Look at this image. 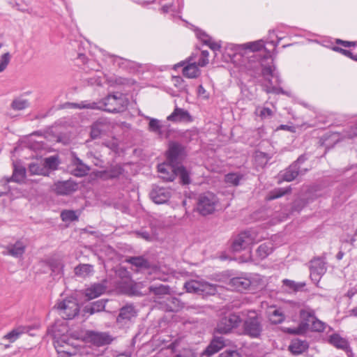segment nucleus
<instances>
[{
  "instance_id": "f257e3e1",
  "label": "nucleus",
  "mask_w": 357,
  "mask_h": 357,
  "mask_svg": "<svg viewBox=\"0 0 357 357\" xmlns=\"http://www.w3.org/2000/svg\"><path fill=\"white\" fill-rule=\"evenodd\" d=\"M98 106H96V103L84 105L74 104L75 107L82 108H91L96 109L98 108L105 112L110 113H116L123 111L126 106V101L123 96L121 93H116L114 94H109L105 98H103L99 103Z\"/></svg>"
},
{
  "instance_id": "f03ea898",
  "label": "nucleus",
  "mask_w": 357,
  "mask_h": 357,
  "mask_svg": "<svg viewBox=\"0 0 357 357\" xmlns=\"http://www.w3.org/2000/svg\"><path fill=\"white\" fill-rule=\"evenodd\" d=\"M184 307V303L178 298L170 295L167 285L158 284V310L176 312Z\"/></svg>"
},
{
  "instance_id": "7ed1b4c3",
  "label": "nucleus",
  "mask_w": 357,
  "mask_h": 357,
  "mask_svg": "<svg viewBox=\"0 0 357 357\" xmlns=\"http://www.w3.org/2000/svg\"><path fill=\"white\" fill-rule=\"evenodd\" d=\"M262 238L263 236L259 235L256 229L245 230L234 238L231 249L234 252H238L253 244L257 243Z\"/></svg>"
},
{
  "instance_id": "20e7f679",
  "label": "nucleus",
  "mask_w": 357,
  "mask_h": 357,
  "mask_svg": "<svg viewBox=\"0 0 357 357\" xmlns=\"http://www.w3.org/2000/svg\"><path fill=\"white\" fill-rule=\"evenodd\" d=\"M219 206V199L213 192L202 193L197 199V210L203 216L213 213Z\"/></svg>"
},
{
  "instance_id": "39448f33",
  "label": "nucleus",
  "mask_w": 357,
  "mask_h": 357,
  "mask_svg": "<svg viewBox=\"0 0 357 357\" xmlns=\"http://www.w3.org/2000/svg\"><path fill=\"white\" fill-rule=\"evenodd\" d=\"M54 347L59 357H69L76 354V349L73 347L74 340L69 338L67 335H60L56 331L54 332Z\"/></svg>"
},
{
  "instance_id": "423d86ee",
  "label": "nucleus",
  "mask_w": 357,
  "mask_h": 357,
  "mask_svg": "<svg viewBox=\"0 0 357 357\" xmlns=\"http://www.w3.org/2000/svg\"><path fill=\"white\" fill-rule=\"evenodd\" d=\"M56 310L63 319H71L77 315L79 306L75 298L68 297L57 303Z\"/></svg>"
},
{
  "instance_id": "0eeeda50",
  "label": "nucleus",
  "mask_w": 357,
  "mask_h": 357,
  "mask_svg": "<svg viewBox=\"0 0 357 357\" xmlns=\"http://www.w3.org/2000/svg\"><path fill=\"white\" fill-rule=\"evenodd\" d=\"M243 50H249L252 55L248 56V63L245 66L246 68L250 70H257L261 66L259 57L255 54V52H258L264 47V43L263 40H257L245 43L241 45Z\"/></svg>"
},
{
  "instance_id": "6e6552de",
  "label": "nucleus",
  "mask_w": 357,
  "mask_h": 357,
  "mask_svg": "<svg viewBox=\"0 0 357 357\" xmlns=\"http://www.w3.org/2000/svg\"><path fill=\"white\" fill-rule=\"evenodd\" d=\"M308 159L307 155H301L298 159L287 167L282 176V178H296L303 176L308 171V168L303 166V163Z\"/></svg>"
},
{
  "instance_id": "1a4fd4ad",
  "label": "nucleus",
  "mask_w": 357,
  "mask_h": 357,
  "mask_svg": "<svg viewBox=\"0 0 357 357\" xmlns=\"http://www.w3.org/2000/svg\"><path fill=\"white\" fill-rule=\"evenodd\" d=\"M241 323L239 315L232 313L221 318L218 323L215 331L220 334H227L236 328Z\"/></svg>"
},
{
  "instance_id": "9d476101",
  "label": "nucleus",
  "mask_w": 357,
  "mask_h": 357,
  "mask_svg": "<svg viewBox=\"0 0 357 357\" xmlns=\"http://www.w3.org/2000/svg\"><path fill=\"white\" fill-rule=\"evenodd\" d=\"M314 312L310 309H302L300 311L301 322L297 328H288L287 331L291 334H300L308 330L309 326L315 318Z\"/></svg>"
},
{
  "instance_id": "9b49d317",
  "label": "nucleus",
  "mask_w": 357,
  "mask_h": 357,
  "mask_svg": "<svg viewBox=\"0 0 357 357\" xmlns=\"http://www.w3.org/2000/svg\"><path fill=\"white\" fill-rule=\"evenodd\" d=\"M243 328L245 334L251 337L257 338L261 335L262 325L258 317H249L244 321Z\"/></svg>"
},
{
  "instance_id": "f8f14e48",
  "label": "nucleus",
  "mask_w": 357,
  "mask_h": 357,
  "mask_svg": "<svg viewBox=\"0 0 357 357\" xmlns=\"http://www.w3.org/2000/svg\"><path fill=\"white\" fill-rule=\"evenodd\" d=\"M310 278L314 283H318L326 271V262L321 257L312 259L310 262Z\"/></svg>"
},
{
  "instance_id": "ddd939ff",
  "label": "nucleus",
  "mask_w": 357,
  "mask_h": 357,
  "mask_svg": "<svg viewBox=\"0 0 357 357\" xmlns=\"http://www.w3.org/2000/svg\"><path fill=\"white\" fill-rule=\"evenodd\" d=\"M193 59L192 56L188 57L185 61H182L175 65V68L183 66V75L190 79L197 78L199 76L201 71L198 68V65L196 62L192 61Z\"/></svg>"
},
{
  "instance_id": "4468645a",
  "label": "nucleus",
  "mask_w": 357,
  "mask_h": 357,
  "mask_svg": "<svg viewBox=\"0 0 357 357\" xmlns=\"http://www.w3.org/2000/svg\"><path fill=\"white\" fill-rule=\"evenodd\" d=\"M78 188V184L73 180L58 181L54 187L53 190L58 195H67Z\"/></svg>"
},
{
  "instance_id": "2eb2a0df",
  "label": "nucleus",
  "mask_w": 357,
  "mask_h": 357,
  "mask_svg": "<svg viewBox=\"0 0 357 357\" xmlns=\"http://www.w3.org/2000/svg\"><path fill=\"white\" fill-rule=\"evenodd\" d=\"M126 261L132 266V270L137 272L149 270L153 264L144 257H131L126 259Z\"/></svg>"
},
{
  "instance_id": "dca6fc26",
  "label": "nucleus",
  "mask_w": 357,
  "mask_h": 357,
  "mask_svg": "<svg viewBox=\"0 0 357 357\" xmlns=\"http://www.w3.org/2000/svg\"><path fill=\"white\" fill-rule=\"evenodd\" d=\"M167 119L169 121L174 123L191 122L192 121V116L188 111L183 108L178 107L177 106Z\"/></svg>"
},
{
  "instance_id": "f3484780",
  "label": "nucleus",
  "mask_w": 357,
  "mask_h": 357,
  "mask_svg": "<svg viewBox=\"0 0 357 357\" xmlns=\"http://www.w3.org/2000/svg\"><path fill=\"white\" fill-rule=\"evenodd\" d=\"M88 339L98 347L109 344L112 341V338L108 333L94 331L88 333Z\"/></svg>"
},
{
  "instance_id": "a211bd4d",
  "label": "nucleus",
  "mask_w": 357,
  "mask_h": 357,
  "mask_svg": "<svg viewBox=\"0 0 357 357\" xmlns=\"http://www.w3.org/2000/svg\"><path fill=\"white\" fill-rule=\"evenodd\" d=\"M70 171L75 176L83 177L89 174L90 167L84 164L79 158L75 157Z\"/></svg>"
},
{
  "instance_id": "6ab92c4d",
  "label": "nucleus",
  "mask_w": 357,
  "mask_h": 357,
  "mask_svg": "<svg viewBox=\"0 0 357 357\" xmlns=\"http://www.w3.org/2000/svg\"><path fill=\"white\" fill-rule=\"evenodd\" d=\"M226 346V340L223 337L215 336L211 341L210 344L206 348L203 352V355H206L208 357L211 355L218 353L220 350Z\"/></svg>"
},
{
  "instance_id": "aec40b11",
  "label": "nucleus",
  "mask_w": 357,
  "mask_h": 357,
  "mask_svg": "<svg viewBox=\"0 0 357 357\" xmlns=\"http://www.w3.org/2000/svg\"><path fill=\"white\" fill-rule=\"evenodd\" d=\"M229 284L237 291H243L249 289L251 280L246 277H235L229 280Z\"/></svg>"
},
{
  "instance_id": "412c9836",
  "label": "nucleus",
  "mask_w": 357,
  "mask_h": 357,
  "mask_svg": "<svg viewBox=\"0 0 357 357\" xmlns=\"http://www.w3.org/2000/svg\"><path fill=\"white\" fill-rule=\"evenodd\" d=\"M137 312L135 307L132 305H126L123 307L117 317V322L119 324H126L127 321L131 320L133 317H136Z\"/></svg>"
},
{
  "instance_id": "4be33fe9",
  "label": "nucleus",
  "mask_w": 357,
  "mask_h": 357,
  "mask_svg": "<svg viewBox=\"0 0 357 357\" xmlns=\"http://www.w3.org/2000/svg\"><path fill=\"white\" fill-rule=\"evenodd\" d=\"M309 347L308 342L306 340H302L298 338L292 340L289 346V350L294 355L301 354Z\"/></svg>"
},
{
  "instance_id": "5701e85b",
  "label": "nucleus",
  "mask_w": 357,
  "mask_h": 357,
  "mask_svg": "<svg viewBox=\"0 0 357 357\" xmlns=\"http://www.w3.org/2000/svg\"><path fill=\"white\" fill-rule=\"evenodd\" d=\"M183 151V147L178 142H172L169 144L167 151V158L170 162L176 161Z\"/></svg>"
},
{
  "instance_id": "b1692460",
  "label": "nucleus",
  "mask_w": 357,
  "mask_h": 357,
  "mask_svg": "<svg viewBox=\"0 0 357 357\" xmlns=\"http://www.w3.org/2000/svg\"><path fill=\"white\" fill-rule=\"evenodd\" d=\"M108 127V124L105 121H98L95 122L91 126V137L93 139L100 137L107 131Z\"/></svg>"
},
{
  "instance_id": "393cba45",
  "label": "nucleus",
  "mask_w": 357,
  "mask_h": 357,
  "mask_svg": "<svg viewBox=\"0 0 357 357\" xmlns=\"http://www.w3.org/2000/svg\"><path fill=\"white\" fill-rule=\"evenodd\" d=\"M291 191L290 185L275 188L273 190L269 191L265 197L266 201H271L275 199H278L285 195L289 194Z\"/></svg>"
},
{
  "instance_id": "a878e982",
  "label": "nucleus",
  "mask_w": 357,
  "mask_h": 357,
  "mask_svg": "<svg viewBox=\"0 0 357 357\" xmlns=\"http://www.w3.org/2000/svg\"><path fill=\"white\" fill-rule=\"evenodd\" d=\"M107 287L100 283L91 285L86 289L85 295L89 299H93L102 295L106 291Z\"/></svg>"
},
{
  "instance_id": "bb28decb",
  "label": "nucleus",
  "mask_w": 357,
  "mask_h": 357,
  "mask_svg": "<svg viewBox=\"0 0 357 357\" xmlns=\"http://www.w3.org/2000/svg\"><path fill=\"white\" fill-rule=\"evenodd\" d=\"M329 342L337 349H342L346 352L350 350L348 341L338 334H333L330 336Z\"/></svg>"
},
{
  "instance_id": "cd10ccee",
  "label": "nucleus",
  "mask_w": 357,
  "mask_h": 357,
  "mask_svg": "<svg viewBox=\"0 0 357 357\" xmlns=\"http://www.w3.org/2000/svg\"><path fill=\"white\" fill-rule=\"evenodd\" d=\"M28 332L26 326H20L13 329L3 337V340H8L9 342H15L22 334Z\"/></svg>"
},
{
  "instance_id": "c85d7f7f",
  "label": "nucleus",
  "mask_w": 357,
  "mask_h": 357,
  "mask_svg": "<svg viewBox=\"0 0 357 357\" xmlns=\"http://www.w3.org/2000/svg\"><path fill=\"white\" fill-rule=\"evenodd\" d=\"M172 82L176 89V91H175L172 95L174 96H178V93H182L185 92L186 93H188V85L185 82V81L181 77V76H172Z\"/></svg>"
},
{
  "instance_id": "c756f323",
  "label": "nucleus",
  "mask_w": 357,
  "mask_h": 357,
  "mask_svg": "<svg viewBox=\"0 0 357 357\" xmlns=\"http://www.w3.org/2000/svg\"><path fill=\"white\" fill-rule=\"evenodd\" d=\"M25 251V245L21 241H17L7 247L8 253L14 257H20Z\"/></svg>"
},
{
  "instance_id": "7c9ffc66",
  "label": "nucleus",
  "mask_w": 357,
  "mask_h": 357,
  "mask_svg": "<svg viewBox=\"0 0 357 357\" xmlns=\"http://www.w3.org/2000/svg\"><path fill=\"white\" fill-rule=\"evenodd\" d=\"M271 158L268 153L260 151H256L254 154V163L257 167H264Z\"/></svg>"
},
{
  "instance_id": "2f4dec72",
  "label": "nucleus",
  "mask_w": 357,
  "mask_h": 357,
  "mask_svg": "<svg viewBox=\"0 0 357 357\" xmlns=\"http://www.w3.org/2000/svg\"><path fill=\"white\" fill-rule=\"evenodd\" d=\"M29 170L31 175H39L43 176H49L48 169L44 165L43 162H33L29 166Z\"/></svg>"
},
{
  "instance_id": "473e14b6",
  "label": "nucleus",
  "mask_w": 357,
  "mask_h": 357,
  "mask_svg": "<svg viewBox=\"0 0 357 357\" xmlns=\"http://www.w3.org/2000/svg\"><path fill=\"white\" fill-rule=\"evenodd\" d=\"M273 244L271 242L260 245L256 250L257 256L261 259H265L273 252Z\"/></svg>"
},
{
  "instance_id": "72a5a7b5",
  "label": "nucleus",
  "mask_w": 357,
  "mask_h": 357,
  "mask_svg": "<svg viewBox=\"0 0 357 357\" xmlns=\"http://www.w3.org/2000/svg\"><path fill=\"white\" fill-rule=\"evenodd\" d=\"M93 272V267L90 264H81L75 268L76 275L85 278L91 275Z\"/></svg>"
},
{
  "instance_id": "f704fd0d",
  "label": "nucleus",
  "mask_w": 357,
  "mask_h": 357,
  "mask_svg": "<svg viewBox=\"0 0 357 357\" xmlns=\"http://www.w3.org/2000/svg\"><path fill=\"white\" fill-rule=\"evenodd\" d=\"M202 281L190 280L185 282L184 288L188 293L201 294Z\"/></svg>"
},
{
  "instance_id": "c9c22d12",
  "label": "nucleus",
  "mask_w": 357,
  "mask_h": 357,
  "mask_svg": "<svg viewBox=\"0 0 357 357\" xmlns=\"http://www.w3.org/2000/svg\"><path fill=\"white\" fill-rule=\"evenodd\" d=\"M125 169L122 165L116 164L111 165L110 167L107 169L108 176L110 178H116L119 176H125L124 174Z\"/></svg>"
},
{
  "instance_id": "e433bc0d",
  "label": "nucleus",
  "mask_w": 357,
  "mask_h": 357,
  "mask_svg": "<svg viewBox=\"0 0 357 357\" xmlns=\"http://www.w3.org/2000/svg\"><path fill=\"white\" fill-rule=\"evenodd\" d=\"M106 300H98L91 303V306L86 307V312L93 314L96 312L102 311L105 308Z\"/></svg>"
},
{
  "instance_id": "4c0bfd02",
  "label": "nucleus",
  "mask_w": 357,
  "mask_h": 357,
  "mask_svg": "<svg viewBox=\"0 0 357 357\" xmlns=\"http://www.w3.org/2000/svg\"><path fill=\"white\" fill-rule=\"evenodd\" d=\"M170 168L175 176L182 179L189 178V172L183 165H172Z\"/></svg>"
},
{
  "instance_id": "58836bf2",
  "label": "nucleus",
  "mask_w": 357,
  "mask_h": 357,
  "mask_svg": "<svg viewBox=\"0 0 357 357\" xmlns=\"http://www.w3.org/2000/svg\"><path fill=\"white\" fill-rule=\"evenodd\" d=\"M29 106L28 100L22 98H15L11 102L10 107L13 109L20 111L24 109Z\"/></svg>"
},
{
  "instance_id": "ea45409f",
  "label": "nucleus",
  "mask_w": 357,
  "mask_h": 357,
  "mask_svg": "<svg viewBox=\"0 0 357 357\" xmlns=\"http://www.w3.org/2000/svg\"><path fill=\"white\" fill-rule=\"evenodd\" d=\"M201 294L215 295L217 292V285L202 280Z\"/></svg>"
},
{
  "instance_id": "a19ab883",
  "label": "nucleus",
  "mask_w": 357,
  "mask_h": 357,
  "mask_svg": "<svg viewBox=\"0 0 357 357\" xmlns=\"http://www.w3.org/2000/svg\"><path fill=\"white\" fill-rule=\"evenodd\" d=\"M283 284L286 287H289V289L293 290L294 291H298L301 290L306 285L305 282H296L294 280H290L288 279L284 280Z\"/></svg>"
},
{
  "instance_id": "79ce46f5",
  "label": "nucleus",
  "mask_w": 357,
  "mask_h": 357,
  "mask_svg": "<svg viewBox=\"0 0 357 357\" xmlns=\"http://www.w3.org/2000/svg\"><path fill=\"white\" fill-rule=\"evenodd\" d=\"M115 275L121 279L122 282H124L127 284H131L129 272L124 268H117L115 271Z\"/></svg>"
},
{
  "instance_id": "37998d69",
  "label": "nucleus",
  "mask_w": 357,
  "mask_h": 357,
  "mask_svg": "<svg viewBox=\"0 0 357 357\" xmlns=\"http://www.w3.org/2000/svg\"><path fill=\"white\" fill-rule=\"evenodd\" d=\"M50 267L54 276L61 277L63 275V264L59 260H52L50 264Z\"/></svg>"
},
{
  "instance_id": "c03bdc74",
  "label": "nucleus",
  "mask_w": 357,
  "mask_h": 357,
  "mask_svg": "<svg viewBox=\"0 0 357 357\" xmlns=\"http://www.w3.org/2000/svg\"><path fill=\"white\" fill-rule=\"evenodd\" d=\"M171 196V192L164 188L158 189V204L166 203Z\"/></svg>"
},
{
  "instance_id": "a18cd8bd",
  "label": "nucleus",
  "mask_w": 357,
  "mask_h": 357,
  "mask_svg": "<svg viewBox=\"0 0 357 357\" xmlns=\"http://www.w3.org/2000/svg\"><path fill=\"white\" fill-rule=\"evenodd\" d=\"M61 218L63 222H73L78 219V215L75 211L64 210L61 213Z\"/></svg>"
},
{
  "instance_id": "49530a36",
  "label": "nucleus",
  "mask_w": 357,
  "mask_h": 357,
  "mask_svg": "<svg viewBox=\"0 0 357 357\" xmlns=\"http://www.w3.org/2000/svg\"><path fill=\"white\" fill-rule=\"evenodd\" d=\"M43 164L47 168L49 174L51 170L56 169L59 164L58 158L54 155L46 158L44 160Z\"/></svg>"
},
{
  "instance_id": "de8ad7c7",
  "label": "nucleus",
  "mask_w": 357,
  "mask_h": 357,
  "mask_svg": "<svg viewBox=\"0 0 357 357\" xmlns=\"http://www.w3.org/2000/svg\"><path fill=\"white\" fill-rule=\"evenodd\" d=\"M284 319V315L280 310H274L269 314V319L274 324L282 323Z\"/></svg>"
},
{
  "instance_id": "09e8293b",
  "label": "nucleus",
  "mask_w": 357,
  "mask_h": 357,
  "mask_svg": "<svg viewBox=\"0 0 357 357\" xmlns=\"http://www.w3.org/2000/svg\"><path fill=\"white\" fill-rule=\"evenodd\" d=\"M308 329L313 331L322 332L325 329V324L315 317Z\"/></svg>"
},
{
  "instance_id": "8fccbe9b",
  "label": "nucleus",
  "mask_w": 357,
  "mask_h": 357,
  "mask_svg": "<svg viewBox=\"0 0 357 357\" xmlns=\"http://www.w3.org/2000/svg\"><path fill=\"white\" fill-rule=\"evenodd\" d=\"M255 113L260 116L261 119L273 116V111L268 107H258L256 109Z\"/></svg>"
},
{
  "instance_id": "3c124183",
  "label": "nucleus",
  "mask_w": 357,
  "mask_h": 357,
  "mask_svg": "<svg viewBox=\"0 0 357 357\" xmlns=\"http://www.w3.org/2000/svg\"><path fill=\"white\" fill-rule=\"evenodd\" d=\"M10 54L6 52L0 57V73L3 72L8 65L10 60Z\"/></svg>"
},
{
  "instance_id": "603ef678",
  "label": "nucleus",
  "mask_w": 357,
  "mask_h": 357,
  "mask_svg": "<svg viewBox=\"0 0 357 357\" xmlns=\"http://www.w3.org/2000/svg\"><path fill=\"white\" fill-rule=\"evenodd\" d=\"M26 176V169L24 167L15 164L14 165V169H13V174L10 178H13V177H24Z\"/></svg>"
},
{
  "instance_id": "864d4df0",
  "label": "nucleus",
  "mask_w": 357,
  "mask_h": 357,
  "mask_svg": "<svg viewBox=\"0 0 357 357\" xmlns=\"http://www.w3.org/2000/svg\"><path fill=\"white\" fill-rule=\"evenodd\" d=\"M23 181L24 180H0V197L8 191V183L9 181H17L20 183Z\"/></svg>"
},
{
  "instance_id": "5fc2aeb1",
  "label": "nucleus",
  "mask_w": 357,
  "mask_h": 357,
  "mask_svg": "<svg viewBox=\"0 0 357 357\" xmlns=\"http://www.w3.org/2000/svg\"><path fill=\"white\" fill-rule=\"evenodd\" d=\"M261 74L269 83H271V77L274 76L273 70L271 66H264L261 70Z\"/></svg>"
},
{
  "instance_id": "6e6d98bb",
  "label": "nucleus",
  "mask_w": 357,
  "mask_h": 357,
  "mask_svg": "<svg viewBox=\"0 0 357 357\" xmlns=\"http://www.w3.org/2000/svg\"><path fill=\"white\" fill-rule=\"evenodd\" d=\"M218 357H242V356L236 349H227L222 352Z\"/></svg>"
},
{
  "instance_id": "4d7b16f0",
  "label": "nucleus",
  "mask_w": 357,
  "mask_h": 357,
  "mask_svg": "<svg viewBox=\"0 0 357 357\" xmlns=\"http://www.w3.org/2000/svg\"><path fill=\"white\" fill-rule=\"evenodd\" d=\"M208 55L209 53L207 50L202 51V57L199 59L197 65L201 67H204L208 63Z\"/></svg>"
},
{
  "instance_id": "13d9d810",
  "label": "nucleus",
  "mask_w": 357,
  "mask_h": 357,
  "mask_svg": "<svg viewBox=\"0 0 357 357\" xmlns=\"http://www.w3.org/2000/svg\"><path fill=\"white\" fill-rule=\"evenodd\" d=\"M175 357H196V355L192 350L187 349L180 351Z\"/></svg>"
},
{
  "instance_id": "bf43d9fd",
  "label": "nucleus",
  "mask_w": 357,
  "mask_h": 357,
  "mask_svg": "<svg viewBox=\"0 0 357 357\" xmlns=\"http://www.w3.org/2000/svg\"><path fill=\"white\" fill-rule=\"evenodd\" d=\"M180 181H181V184L183 187H186L189 185H191V186L190 188V193L194 194L196 192L195 185L192 184V182H191L192 180H180Z\"/></svg>"
},
{
  "instance_id": "052dcab7",
  "label": "nucleus",
  "mask_w": 357,
  "mask_h": 357,
  "mask_svg": "<svg viewBox=\"0 0 357 357\" xmlns=\"http://www.w3.org/2000/svg\"><path fill=\"white\" fill-rule=\"evenodd\" d=\"M333 50L337 52H340V53L342 54L343 55H344L349 58H351V56L353 54V53L350 50H344L340 47L335 46V47H333Z\"/></svg>"
},
{
  "instance_id": "680f3d73",
  "label": "nucleus",
  "mask_w": 357,
  "mask_h": 357,
  "mask_svg": "<svg viewBox=\"0 0 357 357\" xmlns=\"http://www.w3.org/2000/svg\"><path fill=\"white\" fill-rule=\"evenodd\" d=\"M346 135L349 138H353L357 137V124L354 126L351 127L347 131Z\"/></svg>"
},
{
  "instance_id": "e2e57ef3",
  "label": "nucleus",
  "mask_w": 357,
  "mask_h": 357,
  "mask_svg": "<svg viewBox=\"0 0 357 357\" xmlns=\"http://www.w3.org/2000/svg\"><path fill=\"white\" fill-rule=\"evenodd\" d=\"M197 35L199 39H200L204 44H206L211 39V38L206 33L201 31H198Z\"/></svg>"
},
{
  "instance_id": "0e129e2a",
  "label": "nucleus",
  "mask_w": 357,
  "mask_h": 357,
  "mask_svg": "<svg viewBox=\"0 0 357 357\" xmlns=\"http://www.w3.org/2000/svg\"><path fill=\"white\" fill-rule=\"evenodd\" d=\"M212 50L216 51L219 50L221 47L220 45L212 41L211 38L206 43Z\"/></svg>"
},
{
  "instance_id": "69168bd1",
  "label": "nucleus",
  "mask_w": 357,
  "mask_h": 357,
  "mask_svg": "<svg viewBox=\"0 0 357 357\" xmlns=\"http://www.w3.org/2000/svg\"><path fill=\"white\" fill-rule=\"evenodd\" d=\"M173 349H173V344H170L165 349H161V350L159 352L160 357H162V356L163 354H172L173 353Z\"/></svg>"
},
{
  "instance_id": "338daca9",
  "label": "nucleus",
  "mask_w": 357,
  "mask_h": 357,
  "mask_svg": "<svg viewBox=\"0 0 357 357\" xmlns=\"http://www.w3.org/2000/svg\"><path fill=\"white\" fill-rule=\"evenodd\" d=\"M336 43L337 44H341L344 47H354L356 45V43L355 42L346 41V40H342L341 39H337L336 40Z\"/></svg>"
},
{
  "instance_id": "774afa93",
  "label": "nucleus",
  "mask_w": 357,
  "mask_h": 357,
  "mask_svg": "<svg viewBox=\"0 0 357 357\" xmlns=\"http://www.w3.org/2000/svg\"><path fill=\"white\" fill-rule=\"evenodd\" d=\"M266 92L267 93H274L276 94H279V93L285 94L286 93L282 88H276L275 86H273L270 89H267Z\"/></svg>"
}]
</instances>
